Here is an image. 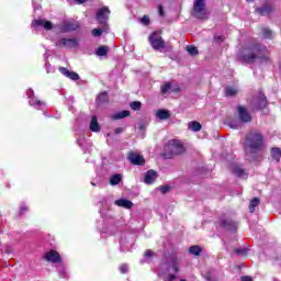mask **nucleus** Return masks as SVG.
<instances>
[{"instance_id":"1","label":"nucleus","mask_w":281,"mask_h":281,"mask_svg":"<svg viewBox=\"0 0 281 281\" xmlns=\"http://www.w3.org/2000/svg\"><path fill=\"white\" fill-rule=\"evenodd\" d=\"M262 134L260 133H249L246 136V144H245V150H246V160L247 161H258L260 157H262Z\"/></svg>"},{"instance_id":"2","label":"nucleus","mask_w":281,"mask_h":281,"mask_svg":"<svg viewBox=\"0 0 281 281\" xmlns=\"http://www.w3.org/2000/svg\"><path fill=\"white\" fill-rule=\"evenodd\" d=\"M239 58L244 63H258V60H267V47L260 44L246 45L239 54Z\"/></svg>"},{"instance_id":"3","label":"nucleus","mask_w":281,"mask_h":281,"mask_svg":"<svg viewBox=\"0 0 281 281\" xmlns=\"http://www.w3.org/2000/svg\"><path fill=\"white\" fill-rule=\"evenodd\" d=\"M56 47H61L65 49H76V47L79 46V40L76 37H70V38H66V37H59L56 41Z\"/></svg>"},{"instance_id":"4","label":"nucleus","mask_w":281,"mask_h":281,"mask_svg":"<svg viewBox=\"0 0 281 281\" xmlns=\"http://www.w3.org/2000/svg\"><path fill=\"white\" fill-rule=\"evenodd\" d=\"M149 43L153 47V49H155L156 52H161V49L166 48V42H164V38H161V34L160 33H153L149 36Z\"/></svg>"},{"instance_id":"5","label":"nucleus","mask_w":281,"mask_h":281,"mask_svg":"<svg viewBox=\"0 0 281 281\" xmlns=\"http://www.w3.org/2000/svg\"><path fill=\"white\" fill-rule=\"evenodd\" d=\"M193 16H195V19H207V11H205V0L194 1Z\"/></svg>"},{"instance_id":"6","label":"nucleus","mask_w":281,"mask_h":281,"mask_svg":"<svg viewBox=\"0 0 281 281\" xmlns=\"http://www.w3.org/2000/svg\"><path fill=\"white\" fill-rule=\"evenodd\" d=\"M252 111H260L267 106V97L263 93H259L258 97L251 101Z\"/></svg>"},{"instance_id":"7","label":"nucleus","mask_w":281,"mask_h":281,"mask_svg":"<svg viewBox=\"0 0 281 281\" xmlns=\"http://www.w3.org/2000/svg\"><path fill=\"white\" fill-rule=\"evenodd\" d=\"M109 14H111V11L108 7L101 8L97 12V21L100 23V25H106V21H109Z\"/></svg>"},{"instance_id":"8","label":"nucleus","mask_w":281,"mask_h":281,"mask_svg":"<svg viewBox=\"0 0 281 281\" xmlns=\"http://www.w3.org/2000/svg\"><path fill=\"white\" fill-rule=\"evenodd\" d=\"M169 148L172 153V155H181L182 153L186 151V147H183V143L181 140H170L169 142Z\"/></svg>"},{"instance_id":"9","label":"nucleus","mask_w":281,"mask_h":281,"mask_svg":"<svg viewBox=\"0 0 281 281\" xmlns=\"http://www.w3.org/2000/svg\"><path fill=\"white\" fill-rule=\"evenodd\" d=\"M26 95L30 99L29 103L31 106H34L35 109H41L43 106H45V102L36 99V97H34V90L30 89L26 91Z\"/></svg>"},{"instance_id":"10","label":"nucleus","mask_w":281,"mask_h":281,"mask_svg":"<svg viewBox=\"0 0 281 281\" xmlns=\"http://www.w3.org/2000/svg\"><path fill=\"white\" fill-rule=\"evenodd\" d=\"M59 71L63 76H65V78H69V80H74V81L80 80V75L65 67H59Z\"/></svg>"},{"instance_id":"11","label":"nucleus","mask_w":281,"mask_h":281,"mask_svg":"<svg viewBox=\"0 0 281 281\" xmlns=\"http://www.w3.org/2000/svg\"><path fill=\"white\" fill-rule=\"evenodd\" d=\"M237 111H238L240 122H244V123L251 122V114L247 112V109H245V106L239 105L237 108Z\"/></svg>"},{"instance_id":"12","label":"nucleus","mask_w":281,"mask_h":281,"mask_svg":"<svg viewBox=\"0 0 281 281\" xmlns=\"http://www.w3.org/2000/svg\"><path fill=\"white\" fill-rule=\"evenodd\" d=\"M44 259L47 260L48 262H60V254L56 250H49L45 252Z\"/></svg>"},{"instance_id":"13","label":"nucleus","mask_w":281,"mask_h":281,"mask_svg":"<svg viewBox=\"0 0 281 281\" xmlns=\"http://www.w3.org/2000/svg\"><path fill=\"white\" fill-rule=\"evenodd\" d=\"M128 159L134 166H144L145 162L144 156L135 153L130 154Z\"/></svg>"},{"instance_id":"14","label":"nucleus","mask_w":281,"mask_h":281,"mask_svg":"<svg viewBox=\"0 0 281 281\" xmlns=\"http://www.w3.org/2000/svg\"><path fill=\"white\" fill-rule=\"evenodd\" d=\"M33 25L35 27H44V30H52V27H54V25L52 24L50 21L47 20H35L33 22Z\"/></svg>"},{"instance_id":"15","label":"nucleus","mask_w":281,"mask_h":281,"mask_svg":"<svg viewBox=\"0 0 281 281\" xmlns=\"http://www.w3.org/2000/svg\"><path fill=\"white\" fill-rule=\"evenodd\" d=\"M80 27V24L76 21H67L64 22L63 30L64 32H74V30H78Z\"/></svg>"},{"instance_id":"16","label":"nucleus","mask_w":281,"mask_h":281,"mask_svg":"<svg viewBox=\"0 0 281 281\" xmlns=\"http://www.w3.org/2000/svg\"><path fill=\"white\" fill-rule=\"evenodd\" d=\"M114 205H117L119 207H124L125 210H131V207H133V202L126 199H120L114 202Z\"/></svg>"},{"instance_id":"17","label":"nucleus","mask_w":281,"mask_h":281,"mask_svg":"<svg viewBox=\"0 0 281 281\" xmlns=\"http://www.w3.org/2000/svg\"><path fill=\"white\" fill-rule=\"evenodd\" d=\"M157 179V172L155 170H148L145 175V183L150 184L155 183Z\"/></svg>"},{"instance_id":"18","label":"nucleus","mask_w":281,"mask_h":281,"mask_svg":"<svg viewBox=\"0 0 281 281\" xmlns=\"http://www.w3.org/2000/svg\"><path fill=\"white\" fill-rule=\"evenodd\" d=\"M170 111L164 109L157 110L156 112V117H158V120H170Z\"/></svg>"},{"instance_id":"19","label":"nucleus","mask_w":281,"mask_h":281,"mask_svg":"<svg viewBox=\"0 0 281 281\" xmlns=\"http://www.w3.org/2000/svg\"><path fill=\"white\" fill-rule=\"evenodd\" d=\"M128 115H131V112H128L127 110H123L121 112L112 114V120H124V117H128Z\"/></svg>"},{"instance_id":"20","label":"nucleus","mask_w":281,"mask_h":281,"mask_svg":"<svg viewBox=\"0 0 281 281\" xmlns=\"http://www.w3.org/2000/svg\"><path fill=\"white\" fill-rule=\"evenodd\" d=\"M201 128H202L201 123H199L196 121L189 122V124H188V130L192 131L193 133H199V131H201Z\"/></svg>"},{"instance_id":"21","label":"nucleus","mask_w":281,"mask_h":281,"mask_svg":"<svg viewBox=\"0 0 281 281\" xmlns=\"http://www.w3.org/2000/svg\"><path fill=\"white\" fill-rule=\"evenodd\" d=\"M90 131H92V133H99L100 131V124L98 123V117L95 116H92L91 119Z\"/></svg>"},{"instance_id":"22","label":"nucleus","mask_w":281,"mask_h":281,"mask_svg":"<svg viewBox=\"0 0 281 281\" xmlns=\"http://www.w3.org/2000/svg\"><path fill=\"white\" fill-rule=\"evenodd\" d=\"M225 93H226V95L228 98H232V97L236 95V93H238V87H236V86H233V87L228 86L225 89Z\"/></svg>"},{"instance_id":"23","label":"nucleus","mask_w":281,"mask_h":281,"mask_svg":"<svg viewBox=\"0 0 281 281\" xmlns=\"http://www.w3.org/2000/svg\"><path fill=\"white\" fill-rule=\"evenodd\" d=\"M179 259L177 257H172L170 260V269L175 272L178 273L179 271Z\"/></svg>"},{"instance_id":"24","label":"nucleus","mask_w":281,"mask_h":281,"mask_svg":"<svg viewBox=\"0 0 281 281\" xmlns=\"http://www.w3.org/2000/svg\"><path fill=\"white\" fill-rule=\"evenodd\" d=\"M104 32H109V25H103L102 29L92 30V36H94V37L102 36V34H104Z\"/></svg>"},{"instance_id":"25","label":"nucleus","mask_w":281,"mask_h":281,"mask_svg":"<svg viewBox=\"0 0 281 281\" xmlns=\"http://www.w3.org/2000/svg\"><path fill=\"white\" fill-rule=\"evenodd\" d=\"M122 181V175L115 173L112 177H110V184L112 186H119V183Z\"/></svg>"},{"instance_id":"26","label":"nucleus","mask_w":281,"mask_h":281,"mask_svg":"<svg viewBox=\"0 0 281 281\" xmlns=\"http://www.w3.org/2000/svg\"><path fill=\"white\" fill-rule=\"evenodd\" d=\"M258 205H260V200L258 198L252 199L249 204V211L251 214L256 212V207H258Z\"/></svg>"},{"instance_id":"27","label":"nucleus","mask_w":281,"mask_h":281,"mask_svg":"<svg viewBox=\"0 0 281 281\" xmlns=\"http://www.w3.org/2000/svg\"><path fill=\"white\" fill-rule=\"evenodd\" d=\"M97 102H99L100 104H102L103 102H109V93L106 92L100 93L97 98Z\"/></svg>"},{"instance_id":"28","label":"nucleus","mask_w":281,"mask_h":281,"mask_svg":"<svg viewBox=\"0 0 281 281\" xmlns=\"http://www.w3.org/2000/svg\"><path fill=\"white\" fill-rule=\"evenodd\" d=\"M271 157H272V159H276V161H280V157H281L280 148H272L271 149Z\"/></svg>"},{"instance_id":"29","label":"nucleus","mask_w":281,"mask_h":281,"mask_svg":"<svg viewBox=\"0 0 281 281\" xmlns=\"http://www.w3.org/2000/svg\"><path fill=\"white\" fill-rule=\"evenodd\" d=\"M201 251H202V249L198 245L191 246L189 248V254H191L192 256H200Z\"/></svg>"},{"instance_id":"30","label":"nucleus","mask_w":281,"mask_h":281,"mask_svg":"<svg viewBox=\"0 0 281 281\" xmlns=\"http://www.w3.org/2000/svg\"><path fill=\"white\" fill-rule=\"evenodd\" d=\"M97 56H106V54H109V47L106 46H100L97 52H95Z\"/></svg>"},{"instance_id":"31","label":"nucleus","mask_w":281,"mask_h":281,"mask_svg":"<svg viewBox=\"0 0 281 281\" xmlns=\"http://www.w3.org/2000/svg\"><path fill=\"white\" fill-rule=\"evenodd\" d=\"M220 225L222 227H225L226 229H232V227H234V222H232L231 220H223L221 221Z\"/></svg>"},{"instance_id":"32","label":"nucleus","mask_w":281,"mask_h":281,"mask_svg":"<svg viewBox=\"0 0 281 281\" xmlns=\"http://www.w3.org/2000/svg\"><path fill=\"white\" fill-rule=\"evenodd\" d=\"M235 175H237V177H240L241 179L247 178V172L245 171V169H241L239 167L235 169Z\"/></svg>"},{"instance_id":"33","label":"nucleus","mask_w":281,"mask_h":281,"mask_svg":"<svg viewBox=\"0 0 281 281\" xmlns=\"http://www.w3.org/2000/svg\"><path fill=\"white\" fill-rule=\"evenodd\" d=\"M257 12L265 16V15H267V14H269L271 12V8L266 5L263 8L258 9Z\"/></svg>"},{"instance_id":"34","label":"nucleus","mask_w":281,"mask_h":281,"mask_svg":"<svg viewBox=\"0 0 281 281\" xmlns=\"http://www.w3.org/2000/svg\"><path fill=\"white\" fill-rule=\"evenodd\" d=\"M130 106L133 111H139V109H142V102L134 101L130 104Z\"/></svg>"},{"instance_id":"35","label":"nucleus","mask_w":281,"mask_h":281,"mask_svg":"<svg viewBox=\"0 0 281 281\" xmlns=\"http://www.w3.org/2000/svg\"><path fill=\"white\" fill-rule=\"evenodd\" d=\"M187 52H189L191 56H196V54H199V49H196L195 46H188Z\"/></svg>"},{"instance_id":"36","label":"nucleus","mask_w":281,"mask_h":281,"mask_svg":"<svg viewBox=\"0 0 281 281\" xmlns=\"http://www.w3.org/2000/svg\"><path fill=\"white\" fill-rule=\"evenodd\" d=\"M247 251H248L247 248H237V249L235 250V254H237V256L245 257V256H247Z\"/></svg>"},{"instance_id":"37","label":"nucleus","mask_w":281,"mask_h":281,"mask_svg":"<svg viewBox=\"0 0 281 281\" xmlns=\"http://www.w3.org/2000/svg\"><path fill=\"white\" fill-rule=\"evenodd\" d=\"M229 128H240V121H231L228 123Z\"/></svg>"},{"instance_id":"38","label":"nucleus","mask_w":281,"mask_h":281,"mask_svg":"<svg viewBox=\"0 0 281 281\" xmlns=\"http://www.w3.org/2000/svg\"><path fill=\"white\" fill-rule=\"evenodd\" d=\"M171 89L170 83H165L164 86H161V93H167L169 92Z\"/></svg>"},{"instance_id":"39","label":"nucleus","mask_w":281,"mask_h":281,"mask_svg":"<svg viewBox=\"0 0 281 281\" xmlns=\"http://www.w3.org/2000/svg\"><path fill=\"white\" fill-rule=\"evenodd\" d=\"M158 190L161 192V194H168V192H170V187H159Z\"/></svg>"},{"instance_id":"40","label":"nucleus","mask_w":281,"mask_h":281,"mask_svg":"<svg viewBox=\"0 0 281 281\" xmlns=\"http://www.w3.org/2000/svg\"><path fill=\"white\" fill-rule=\"evenodd\" d=\"M140 23L143 25H148L150 23V18H148V15H144L142 19H140Z\"/></svg>"},{"instance_id":"41","label":"nucleus","mask_w":281,"mask_h":281,"mask_svg":"<svg viewBox=\"0 0 281 281\" xmlns=\"http://www.w3.org/2000/svg\"><path fill=\"white\" fill-rule=\"evenodd\" d=\"M262 35H263L265 38H271V30L263 29L262 30Z\"/></svg>"},{"instance_id":"42","label":"nucleus","mask_w":281,"mask_h":281,"mask_svg":"<svg viewBox=\"0 0 281 281\" xmlns=\"http://www.w3.org/2000/svg\"><path fill=\"white\" fill-rule=\"evenodd\" d=\"M119 269L121 273H128V265L126 263L121 265Z\"/></svg>"},{"instance_id":"43","label":"nucleus","mask_w":281,"mask_h":281,"mask_svg":"<svg viewBox=\"0 0 281 281\" xmlns=\"http://www.w3.org/2000/svg\"><path fill=\"white\" fill-rule=\"evenodd\" d=\"M114 133H115V135H120V134L124 133V127H116L114 130Z\"/></svg>"},{"instance_id":"44","label":"nucleus","mask_w":281,"mask_h":281,"mask_svg":"<svg viewBox=\"0 0 281 281\" xmlns=\"http://www.w3.org/2000/svg\"><path fill=\"white\" fill-rule=\"evenodd\" d=\"M158 12H159V16H164V7L162 5H158Z\"/></svg>"},{"instance_id":"45","label":"nucleus","mask_w":281,"mask_h":281,"mask_svg":"<svg viewBox=\"0 0 281 281\" xmlns=\"http://www.w3.org/2000/svg\"><path fill=\"white\" fill-rule=\"evenodd\" d=\"M150 257H153L151 250H146L145 251V258H150Z\"/></svg>"},{"instance_id":"46","label":"nucleus","mask_w":281,"mask_h":281,"mask_svg":"<svg viewBox=\"0 0 281 281\" xmlns=\"http://www.w3.org/2000/svg\"><path fill=\"white\" fill-rule=\"evenodd\" d=\"M215 41H216L217 43H222V42H223V36L216 35V36H215Z\"/></svg>"},{"instance_id":"47","label":"nucleus","mask_w":281,"mask_h":281,"mask_svg":"<svg viewBox=\"0 0 281 281\" xmlns=\"http://www.w3.org/2000/svg\"><path fill=\"white\" fill-rule=\"evenodd\" d=\"M241 281H254V280L251 279V277H243Z\"/></svg>"},{"instance_id":"48","label":"nucleus","mask_w":281,"mask_h":281,"mask_svg":"<svg viewBox=\"0 0 281 281\" xmlns=\"http://www.w3.org/2000/svg\"><path fill=\"white\" fill-rule=\"evenodd\" d=\"M175 278H177L175 274H169V277H168V281H173V280H175Z\"/></svg>"},{"instance_id":"49","label":"nucleus","mask_w":281,"mask_h":281,"mask_svg":"<svg viewBox=\"0 0 281 281\" xmlns=\"http://www.w3.org/2000/svg\"><path fill=\"white\" fill-rule=\"evenodd\" d=\"M77 3L81 4V3H85V1L87 0H75Z\"/></svg>"},{"instance_id":"50","label":"nucleus","mask_w":281,"mask_h":281,"mask_svg":"<svg viewBox=\"0 0 281 281\" xmlns=\"http://www.w3.org/2000/svg\"><path fill=\"white\" fill-rule=\"evenodd\" d=\"M25 210L27 209H25L24 206L21 207V212H25Z\"/></svg>"},{"instance_id":"51","label":"nucleus","mask_w":281,"mask_h":281,"mask_svg":"<svg viewBox=\"0 0 281 281\" xmlns=\"http://www.w3.org/2000/svg\"><path fill=\"white\" fill-rule=\"evenodd\" d=\"M248 3H251V1H254V0H246Z\"/></svg>"},{"instance_id":"52","label":"nucleus","mask_w":281,"mask_h":281,"mask_svg":"<svg viewBox=\"0 0 281 281\" xmlns=\"http://www.w3.org/2000/svg\"><path fill=\"white\" fill-rule=\"evenodd\" d=\"M91 186H95V183L91 182Z\"/></svg>"},{"instance_id":"53","label":"nucleus","mask_w":281,"mask_h":281,"mask_svg":"<svg viewBox=\"0 0 281 281\" xmlns=\"http://www.w3.org/2000/svg\"><path fill=\"white\" fill-rule=\"evenodd\" d=\"M180 281H186V279H181Z\"/></svg>"}]
</instances>
